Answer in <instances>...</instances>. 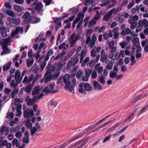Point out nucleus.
Segmentation results:
<instances>
[{
    "mask_svg": "<svg viewBox=\"0 0 148 148\" xmlns=\"http://www.w3.org/2000/svg\"><path fill=\"white\" fill-rule=\"evenodd\" d=\"M63 82L65 84V88L69 92H72L76 85L75 79L70 76L68 74L65 75L63 77Z\"/></svg>",
    "mask_w": 148,
    "mask_h": 148,
    "instance_id": "f257e3e1",
    "label": "nucleus"
},
{
    "mask_svg": "<svg viewBox=\"0 0 148 148\" xmlns=\"http://www.w3.org/2000/svg\"><path fill=\"white\" fill-rule=\"evenodd\" d=\"M79 54H75L72 57L69 61L66 66V69L69 70L73 67L71 69L72 72H74L77 71L78 68L77 65H75L79 61Z\"/></svg>",
    "mask_w": 148,
    "mask_h": 148,
    "instance_id": "f03ea898",
    "label": "nucleus"
},
{
    "mask_svg": "<svg viewBox=\"0 0 148 148\" xmlns=\"http://www.w3.org/2000/svg\"><path fill=\"white\" fill-rule=\"evenodd\" d=\"M87 53V51L86 49H83L81 50L80 53L79 54L80 56V62L82 66H85L86 64L88 65V62L90 60L89 57H86L84 60L83 59Z\"/></svg>",
    "mask_w": 148,
    "mask_h": 148,
    "instance_id": "7ed1b4c3",
    "label": "nucleus"
},
{
    "mask_svg": "<svg viewBox=\"0 0 148 148\" xmlns=\"http://www.w3.org/2000/svg\"><path fill=\"white\" fill-rule=\"evenodd\" d=\"M55 86V83L52 82L48 86H46L43 90V92L48 94L54 93L58 91L57 90H53Z\"/></svg>",
    "mask_w": 148,
    "mask_h": 148,
    "instance_id": "20e7f679",
    "label": "nucleus"
},
{
    "mask_svg": "<svg viewBox=\"0 0 148 148\" xmlns=\"http://www.w3.org/2000/svg\"><path fill=\"white\" fill-rule=\"evenodd\" d=\"M97 40L96 35L95 34H93L92 36L91 39L90 36H88L86 40V44L88 45V46L90 49L94 47L95 45V42Z\"/></svg>",
    "mask_w": 148,
    "mask_h": 148,
    "instance_id": "39448f33",
    "label": "nucleus"
},
{
    "mask_svg": "<svg viewBox=\"0 0 148 148\" xmlns=\"http://www.w3.org/2000/svg\"><path fill=\"white\" fill-rule=\"evenodd\" d=\"M10 38H9L4 39V42L1 45L2 49L5 50L2 52V55L7 54L11 52V50L10 49H8L7 47L8 44L10 42Z\"/></svg>",
    "mask_w": 148,
    "mask_h": 148,
    "instance_id": "423d86ee",
    "label": "nucleus"
},
{
    "mask_svg": "<svg viewBox=\"0 0 148 148\" xmlns=\"http://www.w3.org/2000/svg\"><path fill=\"white\" fill-rule=\"evenodd\" d=\"M81 38L80 34H77L76 35L75 33H73L71 36L69 40L70 47H72L75 45L77 41L79 40Z\"/></svg>",
    "mask_w": 148,
    "mask_h": 148,
    "instance_id": "0eeeda50",
    "label": "nucleus"
},
{
    "mask_svg": "<svg viewBox=\"0 0 148 148\" xmlns=\"http://www.w3.org/2000/svg\"><path fill=\"white\" fill-rule=\"evenodd\" d=\"M133 45L132 49V53L134 54L135 51L137 47L140 46V43L139 41V38L138 37L134 38L132 41Z\"/></svg>",
    "mask_w": 148,
    "mask_h": 148,
    "instance_id": "6e6552de",
    "label": "nucleus"
},
{
    "mask_svg": "<svg viewBox=\"0 0 148 148\" xmlns=\"http://www.w3.org/2000/svg\"><path fill=\"white\" fill-rule=\"evenodd\" d=\"M32 6L33 8L36 10L37 12L40 14H41L40 12L43 7V5L41 3H38L37 1H35L32 5Z\"/></svg>",
    "mask_w": 148,
    "mask_h": 148,
    "instance_id": "1a4fd4ad",
    "label": "nucleus"
},
{
    "mask_svg": "<svg viewBox=\"0 0 148 148\" xmlns=\"http://www.w3.org/2000/svg\"><path fill=\"white\" fill-rule=\"evenodd\" d=\"M13 7L14 10L18 12L17 13V16H21L23 14V12L22 11L24 9V7L17 5H14Z\"/></svg>",
    "mask_w": 148,
    "mask_h": 148,
    "instance_id": "9d476101",
    "label": "nucleus"
},
{
    "mask_svg": "<svg viewBox=\"0 0 148 148\" xmlns=\"http://www.w3.org/2000/svg\"><path fill=\"white\" fill-rule=\"evenodd\" d=\"M22 77L21 74V72L19 70H17L15 73V79L17 83L20 84L22 80Z\"/></svg>",
    "mask_w": 148,
    "mask_h": 148,
    "instance_id": "9b49d317",
    "label": "nucleus"
},
{
    "mask_svg": "<svg viewBox=\"0 0 148 148\" xmlns=\"http://www.w3.org/2000/svg\"><path fill=\"white\" fill-rule=\"evenodd\" d=\"M23 115L25 118L29 119L30 117H32L34 116V111L32 109L30 110L29 109H28L27 110H25L24 112Z\"/></svg>",
    "mask_w": 148,
    "mask_h": 148,
    "instance_id": "f8f14e48",
    "label": "nucleus"
},
{
    "mask_svg": "<svg viewBox=\"0 0 148 148\" xmlns=\"http://www.w3.org/2000/svg\"><path fill=\"white\" fill-rule=\"evenodd\" d=\"M22 17L24 19V22H23L22 24H24L30 21L31 15L29 12H26L23 15Z\"/></svg>",
    "mask_w": 148,
    "mask_h": 148,
    "instance_id": "ddd939ff",
    "label": "nucleus"
},
{
    "mask_svg": "<svg viewBox=\"0 0 148 148\" xmlns=\"http://www.w3.org/2000/svg\"><path fill=\"white\" fill-rule=\"evenodd\" d=\"M63 66V64L60 62H58L55 63L52 67V69L54 71H59L62 68Z\"/></svg>",
    "mask_w": 148,
    "mask_h": 148,
    "instance_id": "4468645a",
    "label": "nucleus"
},
{
    "mask_svg": "<svg viewBox=\"0 0 148 148\" xmlns=\"http://www.w3.org/2000/svg\"><path fill=\"white\" fill-rule=\"evenodd\" d=\"M108 56L106 54L104 49H102L101 51V57L100 61L102 62H106L108 59Z\"/></svg>",
    "mask_w": 148,
    "mask_h": 148,
    "instance_id": "2eb2a0df",
    "label": "nucleus"
},
{
    "mask_svg": "<svg viewBox=\"0 0 148 148\" xmlns=\"http://www.w3.org/2000/svg\"><path fill=\"white\" fill-rule=\"evenodd\" d=\"M139 25L145 28L148 27V21L146 18L144 19L143 20H140L138 22Z\"/></svg>",
    "mask_w": 148,
    "mask_h": 148,
    "instance_id": "dca6fc26",
    "label": "nucleus"
},
{
    "mask_svg": "<svg viewBox=\"0 0 148 148\" xmlns=\"http://www.w3.org/2000/svg\"><path fill=\"white\" fill-rule=\"evenodd\" d=\"M112 14V12L111 10H109L104 15L103 19V21H109L110 19Z\"/></svg>",
    "mask_w": 148,
    "mask_h": 148,
    "instance_id": "f3484780",
    "label": "nucleus"
},
{
    "mask_svg": "<svg viewBox=\"0 0 148 148\" xmlns=\"http://www.w3.org/2000/svg\"><path fill=\"white\" fill-rule=\"evenodd\" d=\"M95 70L97 71L98 73H100L102 72L103 70V67L102 66H100V64L97 63L95 66Z\"/></svg>",
    "mask_w": 148,
    "mask_h": 148,
    "instance_id": "a211bd4d",
    "label": "nucleus"
},
{
    "mask_svg": "<svg viewBox=\"0 0 148 148\" xmlns=\"http://www.w3.org/2000/svg\"><path fill=\"white\" fill-rule=\"evenodd\" d=\"M93 86L95 89H97L98 90H102L103 88L100 84L96 81L93 82Z\"/></svg>",
    "mask_w": 148,
    "mask_h": 148,
    "instance_id": "6ab92c4d",
    "label": "nucleus"
},
{
    "mask_svg": "<svg viewBox=\"0 0 148 148\" xmlns=\"http://www.w3.org/2000/svg\"><path fill=\"white\" fill-rule=\"evenodd\" d=\"M9 131V129L8 127L3 125L1 128L0 132L2 134H3L5 132V135H7L8 134Z\"/></svg>",
    "mask_w": 148,
    "mask_h": 148,
    "instance_id": "aec40b11",
    "label": "nucleus"
},
{
    "mask_svg": "<svg viewBox=\"0 0 148 148\" xmlns=\"http://www.w3.org/2000/svg\"><path fill=\"white\" fill-rule=\"evenodd\" d=\"M25 137L23 139L22 141L23 143L28 144L29 143V134L27 131H25Z\"/></svg>",
    "mask_w": 148,
    "mask_h": 148,
    "instance_id": "412c9836",
    "label": "nucleus"
},
{
    "mask_svg": "<svg viewBox=\"0 0 148 148\" xmlns=\"http://www.w3.org/2000/svg\"><path fill=\"white\" fill-rule=\"evenodd\" d=\"M40 69V68L36 64H34L30 69V72L36 73L38 72Z\"/></svg>",
    "mask_w": 148,
    "mask_h": 148,
    "instance_id": "4be33fe9",
    "label": "nucleus"
},
{
    "mask_svg": "<svg viewBox=\"0 0 148 148\" xmlns=\"http://www.w3.org/2000/svg\"><path fill=\"white\" fill-rule=\"evenodd\" d=\"M84 14H83L82 13L80 12L78 14L77 17H79L80 22L78 23L77 26L81 27L83 22V19L84 17Z\"/></svg>",
    "mask_w": 148,
    "mask_h": 148,
    "instance_id": "5701e85b",
    "label": "nucleus"
},
{
    "mask_svg": "<svg viewBox=\"0 0 148 148\" xmlns=\"http://www.w3.org/2000/svg\"><path fill=\"white\" fill-rule=\"evenodd\" d=\"M84 14H83L82 13L80 12L78 14L77 17H79L80 22L78 23L77 26L81 27L83 22V19L84 17Z\"/></svg>",
    "mask_w": 148,
    "mask_h": 148,
    "instance_id": "b1692460",
    "label": "nucleus"
},
{
    "mask_svg": "<svg viewBox=\"0 0 148 148\" xmlns=\"http://www.w3.org/2000/svg\"><path fill=\"white\" fill-rule=\"evenodd\" d=\"M136 7L137 8V11L138 12H139L140 10L142 12H146L147 11L146 6L143 5L141 4L137 5Z\"/></svg>",
    "mask_w": 148,
    "mask_h": 148,
    "instance_id": "393cba45",
    "label": "nucleus"
},
{
    "mask_svg": "<svg viewBox=\"0 0 148 148\" xmlns=\"http://www.w3.org/2000/svg\"><path fill=\"white\" fill-rule=\"evenodd\" d=\"M123 8V7L120 5L119 7L117 8L116 9L114 8L111 10L112 12V13H114V14L115 15L121 10Z\"/></svg>",
    "mask_w": 148,
    "mask_h": 148,
    "instance_id": "a878e982",
    "label": "nucleus"
},
{
    "mask_svg": "<svg viewBox=\"0 0 148 148\" xmlns=\"http://www.w3.org/2000/svg\"><path fill=\"white\" fill-rule=\"evenodd\" d=\"M84 83H82L79 85V92L80 93H84L85 94L86 93L85 89L84 88Z\"/></svg>",
    "mask_w": 148,
    "mask_h": 148,
    "instance_id": "bb28decb",
    "label": "nucleus"
},
{
    "mask_svg": "<svg viewBox=\"0 0 148 148\" xmlns=\"http://www.w3.org/2000/svg\"><path fill=\"white\" fill-rule=\"evenodd\" d=\"M22 108V105H18L16 107V110L17 111V113L16 116L18 117H20L22 114V112L21 109Z\"/></svg>",
    "mask_w": 148,
    "mask_h": 148,
    "instance_id": "cd10ccee",
    "label": "nucleus"
},
{
    "mask_svg": "<svg viewBox=\"0 0 148 148\" xmlns=\"http://www.w3.org/2000/svg\"><path fill=\"white\" fill-rule=\"evenodd\" d=\"M69 47V45L66 44L65 42H63L60 44L58 47V48L61 49H62L63 50H65L67 49Z\"/></svg>",
    "mask_w": 148,
    "mask_h": 148,
    "instance_id": "c85d7f7f",
    "label": "nucleus"
},
{
    "mask_svg": "<svg viewBox=\"0 0 148 148\" xmlns=\"http://www.w3.org/2000/svg\"><path fill=\"white\" fill-rule=\"evenodd\" d=\"M44 79V82L45 83H47L49 82L51 79H52L51 76L45 74Z\"/></svg>",
    "mask_w": 148,
    "mask_h": 148,
    "instance_id": "c756f323",
    "label": "nucleus"
},
{
    "mask_svg": "<svg viewBox=\"0 0 148 148\" xmlns=\"http://www.w3.org/2000/svg\"><path fill=\"white\" fill-rule=\"evenodd\" d=\"M84 87L85 90L87 91H90L92 90V87L88 83H86L85 84L84 83Z\"/></svg>",
    "mask_w": 148,
    "mask_h": 148,
    "instance_id": "7c9ffc66",
    "label": "nucleus"
},
{
    "mask_svg": "<svg viewBox=\"0 0 148 148\" xmlns=\"http://www.w3.org/2000/svg\"><path fill=\"white\" fill-rule=\"evenodd\" d=\"M131 32V30L130 28H126L122 31L121 34L123 36H125L126 34H130Z\"/></svg>",
    "mask_w": 148,
    "mask_h": 148,
    "instance_id": "2f4dec72",
    "label": "nucleus"
},
{
    "mask_svg": "<svg viewBox=\"0 0 148 148\" xmlns=\"http://www.w3.org/2000/svg\"><path fill=\"white\" fill-rule=\"evenodd\" d=\"M1 32L2 36L4 37H6L8 34L5 28L3 27H2L1 28Z\"/></svg>",
    "mask_w": 148,
    "mask_h": 148,
    "instance_id": "473e14b6",
    "label": "nucleus"
},
{
    "mask_svg": "<svg viewBox=\"0 0 148 148\" xmlns=\"http://www.w3.org/2000/svg\"><path fill=\"white\" fill-rule=\"evenodd\" d=\"M64 51L62 52V53L58 54L56 57L53 56L52 57L51 59L54 60H57L59 59L64 55Z\"/></svg>",
    "mask_w": 148,
    "mask_h": 148,
    "instance_id": "72a5a7b5",
    "label": "nucleus"
},
{
    "mask_svg": "<svg viewBox=\"0 0 148 148\" xmlns=\"http://www.w3.org/2000/svg\"><path fill=\"white\" fill-rule=\"evenodd\" d=\"M40 92V86H37L36 87L34 88L32 92V95H38L39 93Z\"/></svg>",
    "mask_w": 148,
    "mask_h": 148,
    "instance_id": "f704fd0d",
    "label": "nucleus"
},
{
    "mask_svg": "<svg viewBox=\"0 0 148 148\" xmlns=\"http://www.w3.org/2000/svg\"><path fill=\"white\" fill-rule=\"evenodd\" d=\"M6 13L7 15L12 17H15L16 16V14L13 11L10 10H8L6 11Z\"/></svg>",
    "mask_w": 148,
    "mask_h": 148,
    "instance_id": "c9c22d12",
    "label": "nucleus"
},
{
    "mask_svg": "<svg viewBox=\"0 0 148 148\" xmlns=\"http://www.w3.org/2000/svg\"><path fill=\"white\" fill-rule=\"evenodd\" d=\"M106 77L103 75H101L98 77L97 79L98 81L101 84H104L105 83V79Z\"/></svg>",
    "mask_w": 148,
    "mask_h": 148,
    "instance_id": "e433bc0d",
    "label": "nucleus"
},
{
    "mask_svg": "<svg viewBox=\"0 0 148 148\" xmlns=\"http://www.w3.org/2000/svg\"><path fill=\"white\" fill-rule=\"evenodd\" d=\"M60 75V72L57 71L55 72L53 74L51 75V77L53 79H56Z\"/></svg>",
    "mask_w": 148,
    "mask_h": 148,
    "instance_id": "4c0bfd02",
    "label": "nucleus"
},
{
    "mask_svg": "<svg viewBox=\"0 0 148 148\" xmlns=\"http://www.w3.org/2000/svg\"><path fill=\"white\" fill-rule=\"evenodd\" d=\"M12 64L11 62H9L6 64H5L3 66V69L4 71H6L10 68Z\"/></svg>",
    "mask_w": 148,
    "mask_h": 148,
    "instance_id": "58836bf2",
    "label": "nucleus"
},
{
    "mask_svg": "<svg viewBox=\"0 0 148 148\" xmlns=\"http://www.w3.org/2000/svg\"><path fill=\"white\" fill-rule=\"evenodd\" d=\"M95 28V31L98 30L99 33H102L105 30V27L104 26H102L101 27H99V26H97Z\"/></svg>",
    "mask_w": 148,
    "mask_h": 148,
    "instance_id": "ea45409f",
    "label": "nucleus"
},
{
    "mask_svg": "<svg viewBox=\"0 0 148 148\" xmlns=\"http://www.w3.org/2000/svg\"><path fill=\"white\" fill-rule=\"evenodd\" d=\"M21 22V20L18 18H14L13 19L12 23L15 25H18Z\"/></svg>",
    "mask_w": 148,
    "mask_h": 148,
    "instance_id": "a19ab883",
    "label": "nucleus"
},
{
    "mask_svg": "<svg viewBox=\"0 0 148 148\" xmlns=\"http://www.w3.org/2000/svg\"><path fill=\"white\" fill-rule=\"evenodd\" d=\"M117 73L114 71H111L109 73V77L111 78H116Z\"/></svg>",
    "mask_w": 148,
    "mask_h": 148,
    "instance_id": "79ce46f5",
    "label": "nucleus"
},
{
    "mask_svg": "<svg viewBox=\"0 0 148 148\" xmlns=\"http://www.w3.org/2000/svg\"><path fill=\"white\" fill-rule=\"evenodd\" d=\"M79 9L78 8H72L70 9L69 11L70 12H72V14H76L79 11Z\"/></svg>",
    "mask_w": 148,
    "mask_h": 148,
    "instance_id": "37998d69",
    "label": "nucleus"
},
{
    "mask_svg": "<svg viewBox=\"0 0 148 148\" xmlns=\"http://www.w3.org/2000/svg\"><path fill=\"white\" fill-rule=\"evenodd\" d=\"M26 126L28 129H31L32 127V124L30 122V120L29 119H27L26 121Z\"/></svg>",
    "mask_w": 148,
    "mask_h": 148,
    "instance_id": "c03bdc74",
    "label": "nucleus"
},
{
    "mask_svg": "<svg viewBox=\"0 0 148 148\" xmlns=\"http://www.w3.org/2000/svg\"><path fill=\"white\" fill-rule=\"evenodd\" d=\"M34 60L33 59L30 60L27 59V60L26 62L27 66L28 67L31 66L33 64Z\"/></svg>",
    "mask_w": 148,
    "mask_h": 148,
    "instance_id": "a18cd8bd",
    "label": "nucleus"
},
{
    "mask_svg": "<svg viewBox=\"0 0 148 148\" xmlns=\"http://www.w3.org/2000/svg\"><path fill=\"white\" fill-rule=\"evenodd\" d=\"M47 45L45 44L43 42H41L39 45V47L38 48V50H41L42 48H43V49H45L47 47Z\"/></svg>",
    "mask_w": 148,
    "mask_h": 148,
    "instance_id": "49530a36",
    "label": "nucleus"
},
{
    "mask_svg": "<svg viewBox=\"0 0 148 148\" xmlns=\"http://www.w3.org/2000/svg\"><path fill=\"white\" fill-rule=\"evenodd\" d=\"M135 57L134 55H133L130 58V60L131 62V66H133L136 63V61L135 60Z\"/></svg>",
    "mask_w": 148,
    "mask_h": 148,
    "instance_id": "de8ad7c7",
    "label": "nucleus"
},
{
    "mask_svg": "<svg viewBox=\"0 0 148 148\" xmlns=\"http://www.w3.org/2000/svg\"><path fill=\"white\" fill-rule=\"evenodd\" d=\"M42 76V74L41 73H38L36 74L34 78V79L33 80V82H36L38 79L40 77Z\"/></svg>",
    "mask_w": 148,
    "mask_h": 148,
    "instance_id": "09e8293b",
    "label": "nucleus"
},
{
    "mask_svg": "<svg viewBox=\"0 0 148 148\" xmlns=\"http://www.w3.org/2000/svg\"><path fill=\"white\" fill-rule=\"evenodd\" d=\"M19 130V127L18 126L12 127L10 130V131L11 133H13L14 132L18 131Z\"/></svg>",
    "mask_w": 148,
    "mask_h": 148,
    "instance_id": "8fccbe9b",
    "label": "nucleus"
},
{
    "mask_svg": "<svg viewBox=\"0 0 148 148\" xmlns=\"http://www.w3.org/2000/svg\"><path fill=\"white\" fill-rule=\"evenodd\" d=\"M101 7H103L106 5L110 3L108 0H102L101 1Z\"/></svg>",
    "mask_w": 148,
    "mask_h": 148,
    "instance_id": "3c124183",
    "label": "nucleus"
},
{
    "mask_svg": "<svg viewBox=\"0 0 148 148\" xmlns=\"http://www.w3.org/2000/svg\"><path fill=\"white\" fill-rule=\"evenodd\" d=\"M14 116V113L12 112H10L9 111L7 112V115L6 116V117L7 118H10V119H12L13 118Z\"/></svg>",
    "mask_w": 148,
    "mask_h": 148,
    "instance_id": "603ef678",
    "label": "nucleus"
},
{
    "mask_svg": "<svg viewBox=\"0 0 148 148\" xmlns=\"http://www.w3.org/2000/svg\"><path fill=\"white\" fill-rule=\"evenodd\" d=\"M92 72V69H87L85 71V75L86 76L89 77L90 75L91 74Z\"/></svg>",
    "mask_w": 148,
    "mask_h": 148,
    "instance_id": "864d4df0",
    "label": "nucleus"
},
{
    "mask_svg": "<svg viewBox=\"0 0 148 148\" xmlns=\"http://www.w3.org/2000/svg\"><path fill=\"white\" fill-rule=\"evenodd\" d=\"M15 30L17 32V34L18 33L21 34L23 32V28L20 27H16Z\"/></svg>",
    "mask_w": 148,
    "mask_h": 148,
    "instance_id": "5fc2aeb1",
    "label": "nucleus"
},
{
    "mask_svg": "<svg viewBox=\"0 0 148 148\" xmlns=\"http://www.w3.org/2000/svg\"><path fill=\"white\" fill-rule=\"evenodd\" d=\"M18 83H16L14 80H12L11 81L10 84V87H13L14 88H16L17 87Z\"/></svg>",
    "mask_w": 148,
    "mask_h": 148,
    "instance_id": "6e6d98bb",
    "label": "nucleus"
},
{
    "mask_svg": "<svg viewBox=\"0 0 148 148\" xmlns=\"http://www.w3.org/2000/svg\"><path fill=\"white\" fill-rule=\"evenodd\" d=\"M101 49V47L99 46H95L92 49L94 50L97 53H99Z\"/></svg>",
    "mask_w": 148,
    "mask_h": 148,
    "instance_id": "4d7b16f0",
    "label": "nucleus"
},
{
    "mask_svg": "<svg viewBox=\"0 0 148 148\" xmlns=\"http://www.w3.org/2000/svg\"><path fill=\"white\" fill-rule=\"evenodd\" d=\"M97 77V74L95 71H93L91 74V77L92 79H95Z\"/></svg>",
    "mask_w": 148,
    "mask_h": 148,
    "instance_id": "13d9d810",
    "label": "nucleus"
},
{
    "mask_svg": "<svg viewBox=\"0 0 148 148\" xmlns=\"http://www.w3.org/2000/svg\"><path fill=\"white\" fill-rule=\"evenodd\" d=\"M18 91V89L17 88H14V89L13 91L12 94V97L14 98L15 96L17 94Z\"/></svg>",
    "mask_w": 148,
    "mask_h": 148,
    "instance_id": "bf43d9fd",
    "label": "nucleus"
},
{
    "mask_svg": "<svg viewBox=\"0 0 148 148\" xmlns=\"http://www.w3.org/2000/svg\"><path fill=\"white\" fill-rule=\"evenodd\" d=\"M112 137V135L110 134L107 136L103 140V143H106L107 141L109 140Z\"/></svg>",
    "mask_w": 148,
    "mask_h": 148,
    "instance_id": "052dcab7",
    "label": "nucleus"
},
{
    "mask_svg": "<svg viewBox=\"0 0 148 148\" xmlns=\"http://www.w3.org/2000/svg\"><path fill=\"white\" fill-rule=\"evenodd\" d=\"M120 123H121L120 122L116 123L113 126L109 129V132H110L113 130L115 128L117 127L120 124Z\"/></svg>",
    "mask_w": 148,
    "mask_h": 148,
    "instance_id": "680f3d73",
    "label": "nucleus"
},
{
    "mask_svg": "<svg viewBox=\"0 0 148 148\" xmlns=\"http://www.w3.org/2000/svg\"><path fill=\"white\" fill-rule=\"evenodd\" d=\"M53 71L52 69V68H50L49 67L47 68V71L45 73V74L51 75V73Z\"/></svg>",
    "mask_w": 148,
    "mask_h": 148,
    "instance_id": "e2e57ef3",
    "label": "nucleus"
},
{
    "mask_svg": "<svg viewBox=\"0 0 148 148\" xmlns=\"http://www.w3.org/2000/svg\"><path fill=\"white\" fill-rule=\"evenodd\" d=\"M38 129L35 127H33V128L30 129L31 134L33 136L34 134L37 131Z\"/></svg>",
    "mask_w": 148,
    "mask_h": 148,
    "instance_id": "0e129e2a",
    "label": "nucleus"
},
{
    "mask_svg": "<svg viewBox=\"0 0 148 148\" xmlns=\"http://www.w3.org/2000/svg\"><path fill=\"white\" fill-rule=\"evenodd\" d=\"M97 21V20L93 18L88 25L89 27H90L91 26L94 25L96 24Z\"/></svg>",
    "mask_w": 148,
    "mask_h": 148,
    "instance_id": "69168bd1",
    "label": "nucleus"
},
{
    "mask_svg": "<svg viewBox=\"0 0 148 148\" xmlns=\"http://www.w3.org/2000/svg\"><path fill=\"white\" fill-rule=\"evenodd\" d=\"M32 87L31 85H27L25 88V91L27 92L28 93L30 92L31 90Z\"/></svg>",
    "mask_w": 148,
    "mask_h": 148,
    "instance_id": "338daca9",
    "label": "nucleus"
},
{
    "mask_svg": "<svg viewBox=\"0 0 148 148\" xmlns=\"http://www.w3.org/2000/svg\"><path fill=\"white\" fill-rule=\"evenodd\" d=\"M35 101L31 98H29L27 101V105L28 106L32 105Z\"/></svg>",
    "mask_w": 148,
    "mask_h": 148,
    "instance_id": "774afa93",
    "label": "nucleus"
}]
</instances>
